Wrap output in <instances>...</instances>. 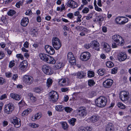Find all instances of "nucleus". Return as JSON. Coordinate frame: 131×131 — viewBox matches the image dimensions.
Masks as SVG:
<instances>
[{"label":"nucleus","instance_id":"obj_2","mask_svg":"<svg viewBox=\"0 0 131 131\" xmlns=\"http://www.w3.org/2000/svg\"><path fill=\"white\" fill-rule=\"evenodd\" d=\"M119 95L120 99L123 101H127L129 97L128 92L125 91L121 92Z\"/></svg>","mask_w":131,"mask_h":131},{"label":"nucleus","instance_id":"obj_37","mask_svg":"<svg viewBox=\"0 0 131 131\" xmlns=\"http://www.w3.org/2000/svg\"><path fill=\"white\" fill-rule=\"evenodd\" d=\"M117 105L118 107L121 109H124L125 108V105L121 103H118Z\"/></svg>","mask_w":131,"mask_h":131},{"label":"nucleus","instance_id":"obj_45","mask_svg":"<svg viewBox=\"0 0 131 131\" xmlns=\"http://www.w3.org/2000/svg\"><path fill=\"white\" fill-rule=\"evenodd\" d=\"M14 62V60H12L10 62L9 65V68H11L14 66L15 64Z\"/></svg>","mask_w":131,"mask_h":131},{"label":"nucleus","instance_id":"obj_9","mask_svg":"<svg viewBox=\"0 0 131 131\" xmlns=\"http://www.w3.org/2000/svg\"><path fill=\"white\" fill-rule=\"evenodd\" d=\"M11 123L13 124L14 126L16 128L19 127L21 125L20 120L17 117L11 118L10 119Z\"/></svg>","mask_w":131,"mask_h":131},{"label":"nucleus","instance_id":"obj_5","mask_svg":"<svg viewBox=\"0 0 131 131\" xmlns=\"http://www.w3.org/2000/svg\"><path fill=\"white\" fill-rule=\"evenodd\" d=\"M67 59L71 65H74L76 64V60L72 53L70 52L67 55Z\"/></svg>","mask_w":131,"mask_h":131},{"label":"nucleus","instance_id":"obj_7","mask_svg":"<svg viewBox=\"0 0 131 131\" xmlns=\"http://www.w3.org/2000/svg\"><path fill=\"white\" fill-rule=\"evenodd\" d=\"M42 70L45 73L48 75L51 74L53 72V70L51 67L46 65L42 66Z\"/></svg>","mask_w":131,"mask_h":131},{"label":"nucleus","instance_id":"obj_14","mask_svg":"<svg viewBox=\"0 0 131 131\" xmlns=\"http://www.w3.org/2000/svg\"><path fill=\"white\" fill-rule=\"evenodd\" d=\"M27 66V62L26 60H25L20 62L19 66V69L22 71H26V70Z\"/></svg>","mask_w":131,"mask_h":131},{"label":"nucleus","instance_id":"obj_18","mask_svg":"<svg viewBox=\"0 0 131 131\" xmlns=\"http://www.w3.org/2000/svg\"><path fill=\"white\" fill-rule=\"evenodd\" d=\"M67 3L68 7L73 8H76L78 6L77 3L72 0H69Z\"/></svg>","mask_w":131,"mask_h":131},{"label":"nucleus","instance_id":"obj_30","mask_svg":"<svg viewBox=\"0 0 131 131\" xmlns=\"http://www.w3.org/2000/svg\"><path fill=\"white\" fill-rule=\"evenodd\" d=\"M60 124L62 125V127L64 130H68L69 126L66 122H61Z\"/></svg>","mask_w":131,"mask_h":131},{"label":"nucleus","instance_id":"obj_16","mask_svg":"<svg viewBox=\"0 0 131 131\" xmlns=\"http://www.w3.org/2000/svg\"><path fill=\"white\" fill-rule=\"evenodd\" d=\"M69 82V80L67 78H63L59 79V83L60 86H66L68 85Z\"/></svg>","mask_w":131,"mask_h":131},{"label":"nucleus","instance_id":"obj_26","mask_svg":"<svg viewBox=\"0 0 131 131\" xmlns=\"http://www.w3.org/2000/svg\"><path fill=\"white\" fill-rule=\"evenodd\" d=\"M64 109V107L63 105H58L55 106V109L58 112H61L63 111Z\"/></svg>","mask_w":131,"mask_h":131},{"label":"nucleus","instance_id":"obj_10","mask_svg":"<svg viewBox=\"0 0 131 131\" xmlns=\"http://www.w3.org/2000/svg\"><path fill=\"white\" fill-rule=\"evenodd\" d=\"M117 58L119 61L121 62L124 61L126 59L127 56L125 52H120L117 54Z\"/></svg>","mask_w":131,"mask_h":131},{"label":"nucleus","instance_id":"obj_13","mask_svg":"<svg viewBox=\"0 0 131 131\" xmlns=\"http://www.w3.org/2000/svg\"><path fill=\"white\" fill-rule=\"evenodd\" d=\"M77 111L78 112V113L81 117L85 116L87 114L85 109L84 107H80L77 109Z\"/></svg>","mask_w":131,"mask_h":131},{"label":"nucleus","instance_id":"obj_35","mask_svg":"<svg viewBox=\"0 0 131 131\" xmlns=\"http://www.w3.org/2000/svg\"><path fill=\"white\" fill-rule=\"evenodd\" d=\"M106 66L109 68H111L114 66V64L111 62L108 61L106 63Z\"/></svg>","mask_w":131,"mask_h":131},{"label":"nucleus","instance_id":"obj_51","mask_svg":"<svg viewBox=\"0 0 131 131\" xmlns=\"http://www.w3.org/2000/svg\"><path fill=\"white\" fill-rule=\"evenodd\" d=\"M5 83V79L3 78L0 77V84H3Z\"/></svg>","mask_w":131,"mask_h":131},{"label":"nucleus","instance_id":"obj_20","mask_svg":"<svg viewBox=\"0 0 131 131\" xmlns=\"http://www.w3.org/2000/svg\"><path fill=\"white\" fill-rule=\"evenodd\" d=\"M39 56L41 60L46 62L49 55L44 53H41L39 54Z\"/></svg>","mask_w":131,"mask_h":131},{"label":"nucleus","instance_id":"obj_23","mask_svg":"<svg viewBox=\"0 0 131 131\" xmlns=\"http://www.w3.org/2000/svg\"><path fill=\"white\" fill-rule=\"evenodd\" d=\"M99 118V117L98 116L93 115L90 117V121L92 122H95L98 121Z\"/></svg>","mask_w":131,"mask_h":131},{"label":"nucleus","instance_id":"obj_63","mask_svg":"<svg viewBox=\"0 0 131 131\" xmlns=\"http://www.w3.org/2000/svg\"><path fill=\"white\" fill-rule=\"evenodd\" d=\"M5 50L7 51L8 54L9 55L12 52V51L7 48L5 49Z\"/></svg>","mask_w":131,"mask_h":131},{"label":"nucleus","instance_id":"obj_15","mask_svg":"<svg viewBox=\"0 0 131 131\" xmlns=\"http://www.w3.org/2000/svg\"><path fill=\"white\" fill-rule=\"evenodd\" d=\"M115 42L119 46H122L123 45L124 40L119 35H116L115 37Z\"/></svg>","mask_w":131,"mask_h":131},{"label":"nucleus","instance_id":"obj_8","mask_svg":"<svg viewBox=\"0 0 131 131\" xmlns=\"http://www.w3.org/2000/svg\"><path fill=\"white\" fill-rule=\"evenodd\" d=\"M23 80L24 83L27 85H30L33 82V79L31 76L27 75L24 76Z\"/></svg>","mask_w":131,"mask_h":131},{"label":"nucleus","instance_id":"obj_1","mask_svg":"<svg viewBox=\"0 0 131 131\" xmlns=\"http://www.w3.org/2000/svg\"><path fill=\"white\" fill-rule=\"evenodd\" d=\"M107 100L106 97L101 96L97 99L95 101L96 106L100 107H103L106 105Z\"/></svg>","mask_w":131,"mask_h":131},{"label":"nucleus","instance_id":"obj_32","mask_svg":"<svg viewBox=\"0 0 131 131\" xmlns=\"http://www.w3.org/2000/svg\"><path fill=\"white\" fill-rule=\"evenodd\" d=\"M32 111V110L30 109H27L25 110L22 113V116H24L25 115H27L28 114L30 113Z\"/></svg>","mask_w":131,"mask_h":131},{"label":"nucleus","instance_id":"obj_6","mask_svg":"<svg viewBox=\"0 0 131 131\" xmlns=\"http://www.w3.org/2000/svg\"><path fill=\"white\" fill-rule=\"evenodd\" d=\"M14 105L11 103L5 105L4 110V112L8 114H10L14 110Z\"/></svg>","mask_w":131,"mask_h":131},{"label":"nucleus","instance_id":"obj_29","mask_svg":"<svg viewBox=\"0 0 131 131\" xmlns=\"http://www.w3.org/2000/svg\"><path fill=\"white\" fill-rule=\"evenodd\" d=\"M86 73L83 72H79L77 73V75L78 77L80 78L81 79L83 78L86 75Z\"/></svg>","mask_w":131,"mask_h":131},{"label":"nucleus","instance_id":"obj_24","mask_svg":"<svg viewBox=\"0 0 131 131\" xmlns=\"http://www.w3.org/2000/svg\"><path fill=\"white\" fill-rule=\"evenodd\" d=\"M10 96L12 98L16 100H19L21 98L20 96L16 94L11 93Z\"/></svg>","mask_w":131,"mask_h":131},{"label":"nucleus","instance_id":"obj_36","mask_svg":"<svg viewBox=\"0 0 131 131\" xmlns=\"http://www.w3.org/2000/svg\"><path fill=\"white\" fill-rule=\"evenodd\" d=\"M64 109L65 111L67 113H70L73 110L72 108L69 107H64Z\"/></svg>","mask_w":131,"mask_h":131},{"label":"nucleus","instance_id":"obj_22","mask_svg":"<svg viewBox=\"0 0 131 131\" xmlns=\"http://www.w3.org/2000/svg\"><path fill=\"white\" fill-rule=\"evenodd\" d=\"M106 131H114V125L112 123H108L106 126Z\"/></svg>","mask_w":131,"mask_h":131},{"label":"nucleus","instance_id":"obj_55","mask_svg":"<svg viewBox=\"0 0 131 131\" xmlns=\"http://www.w3.org/2000/svg\"><path fill=\"white\" fill-rule=\"evenodd\" d=\"M67 17L70 19H72L73 18V14L72 13H68L67 15Z\"/></svg>","mask_w":131,"mask_h":131},{"label":"nucleus","instance_id":"obj_31","mask_svg":"<svg viewBox=\"0 0 131 131\" xmlns=\"http://www.w3.org/2000/svg\"><path fill=\"white\" fill-rule=\"evenodd\" d=\"M64 66V64L63 63L60 62L57 63L55 65V67L57 69H59L63 67Z\"/></svg>","mask_w":131,"mask_h":131},{"label":"nucleus","instance_id":"obj_4","mask_svg":"<svg viewBox=\"0 0 131 131\" xmlns=\"http://www.w3.org/2000/svg\"><path fill=\"white\" fill-rule=\"evenodd\" d=\"M52 44L54 48L56 50L59 49L61 46L59 40L58 38L56 37L53 38Z\"/></svg>","mask_w":131,"mask_h":131},{"label":"nucleus","instance_id":"obj_33","mask_svg":"<svg viewBox=\"0 0 131 131\" xmlns=\"http://www.w3.org/2000/svg\"><path fill=\"white\" fill-rule=\"evenodd\" d=\"M76 121V119L75 118H72L68 121V122L72 126H73L74 125L75 122Z\"/></svg>","mask_w":131,"mask_h":131},{"label":"nucleus","instance_id":"obj_59","mask_svg":"<svg viewBox=\"0 0 131 131\" xmlns=\"http://www.w3.org/2000/svg\"><path fill=\"white\" fill-rule=\"evenodd\" d=\"M41 91V89L38 88H36L34 90V91L36 93H39Z\"/></svg>","mask_w":131,"mask_h":131},{"label":"nucleus","instance_id":"obj_43","mask_svg":"<svg viewBox=\"0 0 131 131\" xmlns=\"http://www.w3.org/2000/svg\"><path fill=\"white\" fill-rule=\"evenodd\" d=\"M88 85L90 86H92L95 84V83L94 81L92 80H90L88 82Z\"/></svg>","mask_w":131,"mask_h":131},{"label":"nucleus","instance_id":"obj_3","mask_svg":"<svg viewBox=\"0 0 131 131\" xmlns=\"http://www.w3.org/2000/svg\"><path fill=\"white\" fill-rule=\"evenodd\" d=\"M49 99L52 102H55L58 100L59 98L58 94L57 93L54 91H51L49 93Z\"/></svg>","mask_w":131,"mask_h":131},{"label":"nucleus","instance_id":"obj_25","mask_svg":"<svg viewBox=\"0 0 131 131\" xmlns=\"http://www.w3.org/2000/svg\"><path fill=\"white\" fill-rule=\"evenodd\" d=\"M46 62L49 64H53L55 63L56 61L53 58L49 56Z\"/></svg>","mask_w":131,"mask_h":131},{"label":"nucleus","instance_id":"obj_11","mask_svg":"<svg viewBox=\"0 0 131 131\" xmlns=\"http://www.w3.org/2000/svg\"><path fill=\"white\" fill-rule=\"evenodd\" d=\"M90 57V54L88 52H85L82 53L80 57V59L82 61H86L89 60Z\"/></svg>","mask_w":131,"mask_h":131},{"label":"nucleus","instance_id":"obj_50","mask_svg":"<svg viewBox=\"0 0 131 131\" xmlns=\"http://www.w3.org/2000/svg\"><path fill=\"white\" fill-rule=\"evenodd\" d=\"M16 57L20 59L21 60H24V58L23 55L21 54H18L16 55Z\"/></svg>","mask_w":131,"mask_h":131},{"label":"nucleus","instance_id":"obj_62","mask_svg":"<svg viewBox=\"0 0 131 131\" xmlns=\"http://www.w3.org/2000/svg\"><path fill=\"white\" fill-rule=\"evenodd\" d=\"M86 129L88 131H91L92 129V128L90 126H87L86 127Z\"/></svg>","mask_w":131,"mask_h":131},{"label":"nucleus","instance_id":"obj_53","mask_svg":"<svg viewBox=\"0 0 131 131\" xmlns=\"http://www.w3.org/2000/svg\"><path fill=\"white\" fill-rule=\"evenodd\" d=\"M18 77L17 74H14L13 75L12 79L14 80H16L18 78Z\"/></svg>","mask_w":131,"mask_h":131},{"label":"nucleus","instance_id":"obj_19","mask_svg":"<svg viewBox=\"0 0 131 131\" xmlns=\"http://www.w3.org/2000/svg\"><path fill=\"white\" fill-rule=\"evenodd\" d=\"M92 46L94 49L97 51H99L100 48L99 43L96 41L94 40L91 42Z\"/></svg>","mask_w":131,"mask_h":131},{"label":"nucleus","instance_id":"obj_60","mask_svg":"<svg viewBox=\"0 0 131 131\" xmlns=\"http://www.w3.org/2000/svg\"><path fill=\"white\" fill-rule=\"evenodd\" d=\"M24 46L26 48H28L29 46L28 42L27 41H26L24 44Z\"/></svg>","mask_w":131,"mask_h":131},{"label":"nucleus","instance_id":"obj_47","mask_svg":"<svg viewBox=\"0 0 131 131\" xmlns=\"http://www.w3.org/2000/svg\"><path fill=\"white\" fill-rule=\"evenodd\" d=\"M97 20L99 21H102L103 20L104 18L103 17L101 16H98L97 17Z\"/></svg>","mask_w":131,"mask_h":131},{"label":"nucleus","instance_id":"obj_17","mask_svg":"<svg viewBox=\"0 0 131 131\" xmlns=\"http://www.w3.org/2000/svg\"><path fill=\"white\" fill-rule=\"evenodd\" d=\"M45 48L48 54L52 55L54 53V50L52 47L47 45L45 46Z\"/></svg>","mask_w":131,"mask_h":131},{"label":"nucleus","instance_id":"obj_40","mask_svg":"<svg viewBox=\"0 0 131 131\" xmlns=\"http://www.w3.org/2000/svg\"><path fill=\"white\" fill-rule=\"evenodd\" d=\"M41 114L40 113H38L36 114L35 116V119H39L42 116Z\"/></svg>","mask_w":131,"mask_h":131},{"label":"nucleus","instance_id":"obj_46","mask_svg":"<svg viewBox=\"0 0 131 131\" xmlns=\"http://www.w3.org/2000/svg\"><path fill=\"white\" fill-rule=\"evenodd\" d=\"M23 4V2L21 1H19L16 3V6L17 7L19 8L20 7V5H22Z\"/></svg>","mask_w":131,"mask_h":131},{"label":"nucleus","instance_id":"obj_28","mask_svg":"<svg viewBox=\"0 0 131 131\" xmlns=\"http://www.w3.org/2000/svg\"><path fill=\"white\" fill-rule=\"evenodd\" d=\"M123 16H119L116 18L115 20L116 21V23L120 25H122V18Z\"/></svg>","mask_w":131,"mask_h":131},{"label":"nucleus","instance_id":"obj_64","mask_svg":"<svg viewBox=\"0 0 131 131\" xmlns=\"http://www.w3.org/2000/svg\"><path fill=\"white\" fill-rule=\"evenodd\" d=\"M64 101L65 102H67L68 100L69 97L67 95H66L64 96Z\"/></svg>","mask_w":131,"mask_h":131},{"label":"nucleus","instance_id":"obj_39","mask_svg":"<svg viewBox=\"0 0 131 131\" xmlns=\"http://www.w3.org/2000/svg\"><path fill=\"white\" fill-rule=\"evenodd\" d=\"M104 69H100L97 71V73L99 75H102L104 74Z\"/></svg>","mask_w":131,"mask_h":131},{"label":"nucleus","instance_id":"obj_52","mask_svg":"<svg viewBox=\"0 0 131 131\" xmlns=\"http://www.w3.org/2000/svg\"><path fill=\"white\" fill-rule=\"evenodd\" d=\"M82 17L81 15H79L78 16L77 18V20L74 21L76 23H78L79 22H80L81 21V18Z\"/></svg>","mask_w":131,"mask_h":131},{"label":"nucleus","instance_id":"obj_44","mask_svg":"<svg viewBox=\"0 0 131 131\" xmlns=\"http://www.w3.org/2000/svg\"><path fill=\"white\" fill-rule=\"evenodd\" d=\"M30 126L33 128H36L38 127L39 126V125L35 123H30Z\"/></svg>","mask_w":131,"mask_h":131},{"label":"nucleus","instance_id":"obj_34","mask_svg":"<svg viewBox=\"0 0 131 131\" xmlns=\"http://www.w3.org/2000/svg\"><path fill=\"white\" fill-rule=\"evenodd\" d=\"M53 81L51 79H48L47 81V86L49 88L50 86L52 85Z\"/></svg>","mask_w":131,"mask_h":131},{"label":"nucleus","instance_id":"obj_49","mask_svg":"<svg viewBox=\"0 0 131 131\" xmlns=\"http://www.w3.org/2000/svg\"><path fill=\"white\" fill-rule=\"evenodd\" d=\"M89 11V9L85 7L82 10V12L83 13H87Z\"/></svg>","mask_w":131,"mask_h":131},{"label":"nucleus","instance_id":"obj_57","mask_svg":"<svg viewBox=\"0 0 131 131\" xmlns=\"http://www.w3.org/2000/svg\"><path fill=\"white\" fill-rule=\"evenodd\" d=\"M78 131H86L83 127L81 126L80 127L78 128Z\"/></svg>","mask_w":131,"mask_h":131},{"label":"nucleus","instance_id":"obj_38","mask_svg":"<svg viewBox=\"0 0 131 131\" xmlns=\"http://www.w3.org/2000/svg\"><path fill=\"white\" fill-rule=\"evenodd\" d=\"M15 13L16 12L14 10L11 9L8 12L7 14L8 15L12 16L15 14Z\"/></svg>","mask_w":131,"mask_h":131},{"label":"nucleus","instance_id":"obj_61","mask_svg":"<svg viewBox=\"0 0 131 131\" xmlns=\"http://www.w3.org/2000/svg\"><path fill=\"white\" fill-rule=\"evenodd\" d=\"M95 7V9L97 11L100 12L102 10L101 9L98 7L97 5H96Z\"/></svg>","mask_w":131,"mask_h":131},{"label":"nucleus","instance_id":"obj_56","mask_svg":"<svg viewBox=\"0 0 131 131\" xmlns=\"http://www.w3.org/2000/svg\"><path fill=\"white\" fill-rule=\"evenodd\" d=\"M5 56V54L3 52L0 51V59H2Z\"/></svg>","mask_w":131,"mask_h":131},{"label":"nucleus","instance_id":"obj_48","mask_svg":"<svg viewBox=\"0 0 131 131\" xmlns=\"http://www.w3.org/2000/svg\"><path fill=\"white\" fill-rule=\"evenodd\" d=\"M76 28L77 29H80V30L81 29H82L84 31H85V32H87L88 31V30L85 28H84L83 27L81 26H78V27H77Z\"/></svg>","mask_w":131,"mask_h":131},{"label":"nucleus","instance_id":"obj_12","mask_svg":"<svg viewBox=\"0 0 131 131\" xmlns=\"http://www.w3.org/2000/svg\"><path fill=\"white\" fill-rule=\"evenodd\" d=\"M113 82V81L111 79H107L103 82V86L106 88H109L111 87Z\"/></svg>","mask_w":131,"mask_h":131},{"label":"nucleus","instance_id":"obj_21","mask_svg":"<svg viewBox=\"0 0 131 131\" xmlns=\"http://www.w3.org/2000/svg\"><path fill=\"white\" fill-rule=\"evenodd\" d=\"M29 22V19L28 17L24 18L21 20V25L23 26H26Z\"/></svg>","mask_w":131,"mask_h":131},{"label":"nucleus","instance_id":"obj_54","mask_svg":"<svg viewBox=\"0 0 131 131\" xmlns=\"http://www.w3.org/2000/svg\"><path fill=\"white\" fill-rule=\"evenodd\" d=\"M7 96L6 94H4L1 95L0 97V99L2 100L6 98H7Z\"/></svg>","mask_w":131,"mask_h":131},{"label":"nucleus","instance_id":"obj_41","mask_svg":"<svg viewBox=\"0 0 131 131\" xmlns=\"http://www.w3.org/2000/svg\"><path fill=\"white\" fill-rule=\"evenodd\" d=\"M128 21V19L125 17L123 16V18H122V25L126 23H127Z\"/></svg>","mask_w":131,"mask_h":131},{"label":"nucleus","instance_id":"obj_27","mask_svg":"<svg viewBox=\"0 0 131 131\" xmlns=\"http://www.w3.org/2000/svg\"><path fill=\"white\" fill-rule=\"evenodd\" d=\"M103 49L106 52H108L110 50V47L107 43H105L103 45Z\"/></svg>","mask_w":131,"mask_h":131},{"label":"nucleus","instance_id":"obj_42","mask_svg":"<svg viewBox=\"0 0 131 131\" xmlns=\"http://www.w3.org/2000/svg\"><path fill=\"white\" fill-rule=\"evenodd\" d=\"M94 76V72L91 71H89L88 72V77L91 78Z\"/></svg>","mask_w":131,"mask_h":131},{"label":"nucleus","instance_id":"obj_58","mask_svg":"<svg viewBox=\"0 0 131 131\" xmlns=\"http://www.w3.org/2000/svg\"><path fill=\"white\" fill-rule=\"evenodd\" d=\"M115 38V36L114 35L112 37L113 43L112 44V47L113 48H115V40H114V38Z\"/></svg>","mask_w":131,"mask_h":131}]
</instances>
